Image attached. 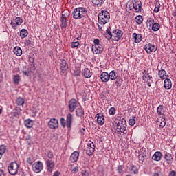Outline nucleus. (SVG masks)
I'll return each instance as SVG.
<instances>
[{
    "label": "nucleus",
    "mask_w": 176,
    "mask_h": 176,
    "mask_svg": "<svg viewBox=\"0 0 176 176\" xmlns=\"http://www.w3.org/2000/svg\"><path fill=\"white\" fill-rule=\"evenodd\" d=\"M127 124L126 120L124 118H121L118 120V122H116L115 130L117 131L118 134H126Z\"/></svg>",
    "instance_id": "obj_1"
},
{
    "label": "nucleus",
    "mask_w": 176,
    "mask_h": 176,
    "mask_svg": "<svg viewBox=\"0 0 176 176\" xmlns=\"http://www.w3.org/2000/svg\"><path fill=\"white\" fill-rule=\"evenodd\" d=\"M164 87L166 90H170L172 87V82L170 78H166L165 80H164Z\"/></svg>",
    "instance_id": "obj_21"
},
{
    "label": "nucleus",
    "mask_w": 176,
    "mask_h": 176,
    "mask_svg": "<svg viewBox=\"0 0 176 176\" xmlns=\"http://www.w3.org/2000/svg\"><path fill=\"white\" fill-rule=\"evenodd\" d=\"M163 158L166 160L167 164H171L173 162V156L167 151H164Z\"/></svg>",
    "instance_id": "obj_11"
},
{
    "label": "nucleus",
    "mask_w": 176,
    "mask_h": 176,
    "mask_svg": "<svg viewBox=\"0 0 176 176\" xmlns=\"http://www.w3.org/2000/svg\"><path fill=\"white\" fill-rule=\"evenodd\" d=\"M126 9H129V10H133V1H129L127 5H126Z\"/></svg>",
    "instance_id": "obj_41"
},
{
    "label": "nucleus",
    "mask_w": 176,
    "mask_h": 176,
    "mask_svg": "<svg viewBox=\"0 0 176 176\" xmlns=\"http://www.w3.org/2000/svg\"><path fill=\"white\" fill-rule=\"evenodd\" d=\"M74 74L75 76H80V67L75 68Z\"/></svg>",
    "instance_id": "obj_46"
},
{
    "label": "nucleus",
    "mask_w": 176,
    "mask_h": 176,
    "mask_svg": "<svg viewBox=\"0 0 176 176\" xmlns=\"http://www.w3.org/2000/svg\"><path fill=\"white\" fill-rule=\"evenodd\" d=\"M13 53L17 56H21L22 54V50L20 47L16 46L15 47H14Z\"/></svg>",
    "instance_id": "obj_27"
},
{
    "label": "nucleus",
    "mask_w": 176,
    "mask_h": 176,
    "mask_svg": "<svg viewBox=\"0 0 176 176\" xmlns=\"http://www.w3.org/2000/svg\"><path fill=\"white\" fill-rule=\"evenodd\" d=\"M79 45H80L79 41L72 42L71 43L72 48L78 47Z\"/></svg>",
    "instance_id": "obj_44"
},
{
    "label": "nucleus",
    "mask_w": 176,
    "mask_h": 176,
    "mask_svg": "<svg viewBox=\"0 0 176 176\" xmlns=\"http://www.w3.org/2000/svg\"><path fill=\"white\" fill-rule=\"evenodd\" d=\"M143 16L141 15L137 16L135 18V21L138 25H141L143 23Z\"/></svg>",
    "instance_id": "obj_35"
},
{
    "label": "nucleus",
    "mask_w": 176,
    "mask_h": 176,
    "mask_svg": "<svg viewBox=\"0 0 176 176\" xmlns=\"http://www.w3.org/2000/svg\"><path fill=\"white\" fill-rule=\"evenodd\" d=\"M78 170H79L78 166H75L74 168H72V173H76L78 172Z\"/></svg>",
    "instance_id": "obj_56"
},
{
    "label": "nucleus",
    "mask_w": 176,
    "mask_h": 176,
    "mask_svg": "<svg viewBox=\"0 0 176 176\" xmlns=\"http://www.w3.org/2000/svg\"><path fill=\"white\" fill-rule=\"evenodd\" d=\"M94 148H86V154L89 157L94 154Z\"/></svg>",
    "instance_id": "obj_40"
},
{
    "label": "nucleus",
    "mask_w": 176,
    "mask_h": 176,
    "mask_svg": "<svg viewBox=\"0 0 176 176\" xmlns=\"http://www.w3.org/2000/svg\"><path fill=\"white\" fill-rule=\"evenodd\" d=\"M16 104L17 106L23 107L25 104V99L21 97H18L16 100Z\"/></svg>",
    "instance_id": "obj_29"
},
{
    "label": "nucleus",
    "mask_w": 176,
    "mask_h": 176,
    "mask_svg": "<svg viewBox=\"0 0 176 176\" xmlns=\"http://www.w3.org/2000/svg\"><path fill=\"white\" fill-rule=\"evenodd\" d=\"M96 118H97L98 124L102 126L105 122L104 116L102 113L96 114Z\"/></svg>",
    "instance_id": "obj_14"
},
{
    "label": "nucleus",
    "mask_w": 176,
    "mask_h": 176,
    "mask_svg": "<svg viewBox=\"0 0 176 176\" xmlns=\"http://www.w3.org/2000/svg\"><path fill=\"white\" fill-rule=\"evenodd\" d=\"M45 165H47L48 172L52 173L53 169L54 168V161L47 160V161H45Z\"/></svg>",
    "instance_id": "obj_18"
},
{
    "label": "nucleus",
    "mask_w": 176,
    "mask_h": 176,
    "mask_svg": "<svg viewBox=\"0 0 176 176\" xmlns=\"http://www.w3.org/2000/svg\"><path fill=\"white\" fill-rule=\"evenodd\" d=\"M101 80L104 82H107L110 80L109 75L107 72H103L100 76Z\"/></svg>",
    "instance_id": "obj_24"
},
{
    "label": "nucleus",
    "mask_w": 176,
    "mask_h": 176,
    "mask_svg": "<svg viewBox=\"0 0 176 176\" xmlns=\"http://www.w3.org/2000/svg\"><path fill=\"white\" fill-rule=\"evenodd\" d=\"M20 81H21V78L19 75H15L13 76L14 84L19 85Z\"/></svg>",
    "instance_id": "obj_38"
},
{
    "label": "nucleus",
    "mask_w": 176,
    "mask_h": 176,
    "mask_svg": "<svg viewBox=\"0 0 176 176\" xmlns=\"http://www.w3.org/2000/svg\"><path fill=\"white\" fill-rule=\"evenodd\" d=\"M69 69L67 60L65 59L61 60L60 63V69L61 73L65 74Z\"/></svg>",
    "instance_id": "obj_12"
},
{
    "label": "nucleus",
    "mask_w": 176,
    "mask_h": 176,
    "mask_svg": "<svg viewBox=\"0 0 176 176\" xmlns=\"http://www.w3.org/2000/svg\"><path fill=\"white\" fill-rule=\"evenodd\" d=\"M166 72L164 69H161L159 72H158V76H160V78L162 80H165L166 78L168 77V76L166 75Z\"/></svg>",
    "instance_id": "obj_32"
},
{
    "label": "nucleus",
    "mask_w": 176,
    "mask_h": 176,
    "mask_svg": "<svg viewBox=\"0 0 176 176\" xmlns=\"http://www.w3.org/2000/svg\"><path fill=\"white\" fill-rule=\"evenodd\" d=\"M94 43H95V45H102L100 44V40L98 38L94 40Z\"/></svg>",
    "instance_id": "obj_60"
},
{
    "label": "nucleus",
    "mask_w": 176,
    "mask_h": 176,
    "mask_svg": "<svg viewBox=\"0 0 176 176\" xmlns=\"http://www.w3.org/2000/svg\"><path fill=\"white\" fill-rule=\"evenodd\" d=\"M10 24L12 25V28L13 30H16L17 29V26H19V25H17L14 22H11Z\"/></svg>",
    "instance_id": "obj_55"
},
{
    "label": "nucleus",
    "mask_w": 176,
    "mask_h": 176,
    "mask_svg": "<svg viewBox=\"0 0 176 176\" xmlns=\"http://www.w3.org/2000/svg\"><path fill=\"white\" fill-rule=\"evenodd\" d=\"M123 36V32L122 30H113V35L112 37H113V40L116 41H120Z\"/></svg>",
    "instance_id": "obj_8"
},
{
    "label": "nucleus",
    "mask_w": 176,
    "mask_h": 176,
    "mask_svg": "<svg viewBox=\"0 0 176 176\" xmlns=\"http://www.w3.org/2000/svg\"><path fill=\"white\" fill-rule=\"evenodd\" d=\"M82 76L86 78H89L92 76L91 72L89 68H85L82 71Z\"/></svg>",
    "instance_id": "obj_25"
},
{
    "label": "nucleus",
    "mask_w": 176,
    "mask_h": 176,
    "mask_svg": "<svg viewBox=\"0 0 176 176\" xmlns=\"http://www.w3.org/2000/svg\"><path fill=\"white\" fill-rule=\"evenodd\" d=\"M142 74H143V80L144 82H148L153 78V77L150 76V73L146 69H144V72H142Z\"/></svg>",
    "instance_id": "obj_19"
},
{
    "label": "nucleus",
    "mask_w": 176,
    "mask_h": 176,
    "mask_svg": "<svg viewBox=\"0 0 176 176\" xmlns=\"http://www.w3.org/2000/svg\"><path fill=\"white\" fill-rule=\"evenodd\" d=\"M33 162H34V159H33V157H28V159H27V163H28V164L32 165Z\"/></svg>",
    "instance_id": "obj_52"
},
{
    "label": "nucleus",
    "mask_w": 176,
    "mask_h": 176,
    "mask_svg": "<svg viewBox=\"0 0 176 176\" xmlns=\"http://www.w3.org/2000/svg\"><path fill=\"white\" fill-rule=\"evenodd\" d=\"M157 124L161 128H164L166 126V120L165 118H162L161 120L157 121Z\"/></svg>",
    "instance_id": "obj_30"
},
{
    "label": "nucleus",
    "mask_w": 176,
    "mask_h": 176,
    "mask_svg": "<svg viewBox=\"0 0 176 176\" xmlns=\"http://www.w3.org/2000/svg\"><path fill=\"white\" fill-rule=\"evenodd\" d=\"M19 166L16 162H12L8 166V171L11 175H16L19 173Z\"/></svg>",
    "instance_id": "obj_5"
},
{
    "label": "nucleus",
    "mask_w": 176,
    "mask_h": 176,
    "mask_svg": "<svg viewBox=\"0 0 176 176\" xmlns=\"http://www.w3.org/2000/svg\"><path fill=\"white\" fill-rule=\"evenodd\" d=\"M168 176H176V171L171 170L170 173L168 174Z\"/></svg>",
    "instance_id": "obj_61"
},
{
    "label": "nucleus",
    "mask_w": 176,
    "mask_h": 176,
    "mask_svg": "<svg viewBox=\"0 0 176 176\" xmlns=\"http://www.w3.org/2000/svg\"><path fill=\"white\" fill-rule=\"evenodd\" d=\"M47 156L49 159H53L54 158V154L53 152L51 151H47Z\"/></svg>",
    "instance_id": "obj_50"
},
{
    "label": "nucleus",
    "mask_w": 176,
    "mask_h": 176,
    "mask_svg": "<svg viewBox=\"0 0 176 176\" xmlns=\"http://www.w3.org/2000/svg\"><path fill=\"white\" fill-rule=\"evenodd\" d=\"M92 3L95 6H99V7L102 6V4L100 3V1H92Z\"/></svg>",
    "instance_id": "obj_54"
},
{
    "label": "nucleus",
    "mask_w": 176,
    "mask_h": 176,
    "mask_svg": "<svg viewBox=\"0 0 176 176\" xmlns=\"http://www.w3.org/2000/svg\"><path fill=\"white\" fill-rule=\"evenodd\" d=\"M103 50L102 45H92V52L94 54H100Z\"/></svg>",
    "instance_id": "obj_16"
},
{
    "label": "nucleus",
    "mask_w": 176,
    "mask_h": 176,
    "mask_svg": "<svg viewBox=\"0 0 176 176\" xmlns=\"http://www.w3.org/2000/svg\"><path fill=\"white\" fill-rule=\"evenodd\" d=\"M135 123H136V121H135V120H134V119H131V120H129V124L131 126H134V125L135 124Z\"/></svg>",
    "instance_id": "obj_53"
},
{
    "label": "nucleus",
    "mask_w": 176,
    "mask_h": 176,
    "mask_svg": "<svg viewBox=\"0 0 176 176\" xmlns=\"http://www.w3.org/2000/svg\"><path fill=\"white\" fill-rule=\"evenodd\" d=\"M111 27L109 26L106 30V32H107V34H106V38L108 39V40H110L111 38H112L113 37V32L111 33Z\"/></svg>",
    "instance_id": "obj_33"
},
{
    "label": "nucleus",
    "mask_w": 176,
    "mask_h": 176,
    "mask_svg": "<svg viewBox=\"0 0 176 176\" xmlns=\"http://www.w3.org/2000/svg\"><path fill=\"white\" fill-rule=\"evenodd\" d=\"M60 121L62 127L65 128L67 126L70 129L72 125L73 116L71 113H67L66 116V120L63 118H61Z\"/></svg>",
    "instance_id": "obj_4"
},
{
    "label": "nucleus",
    "mask_w": 176,
    "mask_h": 176,
    "mask_svg": "<svg viewBox=\"0 0 176 176\" xmlns=\"http://www.w3.org/2000/svg\"><path fill=\"white\" fill-rule=\"evenodd\" d=\"M85 114L84 113V110L82 107H80V108H77L76 110V116L77 117H82Z\"/></svg>",
    "instance_id": "obj_31"
},
{
    "label": "nucleus",
    "mask_w": 176,
    "mask_h": 176,
    "mask_svg": "<svg viewBox=\"0 0 176 176\" xmlns=\"http://www.w3.org/2000/svg\"><path fill=\"white\" fill-rule=\"evenodd\" d=\"M6 151V146L4 144H2L0 146V153L4 155Z\"/></svg>",
    "instance_id": "obj_42"
},
{
    "label": "nucleus",
    "mask_w": 176,
    "mask_h": 176,
    "mask_svg": "<svg viewBox=\"0 0 176 176\" xmlns=\"http://www.w3.org/2000/svg\"><path fill=\"white\" fill-rule=\"evenodd\" d=\"M154 176H163V175H162L161 173L157 172V173H155Z\"/></svg>",
    "instance_id": "obj_64"
},
{
    "label": "nucleus",
    "mask_w": 176,
    "mask_h": 176,
    "mask_svg": "<svg viewBox=\"0 0 176 176\" xmlns=\"http://www.w3.org/2000/svg\"><path fill=\"white\" fill-rule=\"evenodd\" d=\"M21 114V112L20 111L11 112V115H12L13 117H15V118L19 117V116H20Z\"/></svg>",
    "instance_id": "obj_49"
},
{
    "label": "nucleus",
    "mask_w": 176,
    "mask_h": 176,
    "mask_svg": "<svg viewBox=\"0 0 176 176\" xmlns=\"http://www.w3.org/2000/svg\"><path fill=\"white\" fill-rule=\"evenodd\" d=\"M81 174H82V176H89V173L87 170H82Z\"/></svg>",
    "instance_id": "obj_57"
},
{
    "label": "nucleus",
    "mask_w": 176,
    "mask_h": 176,
    "mask_svg": "<svg viewBox=\"0 0 176 176\" xmlns=\"http://www.w3.org/2000/svg\"><path fill=\"white\" fill-rule=\"evenodd\" d=\"M116 110L115 107H111V108L109 109V114L110 116H113V115L116 114Z\"/></svg>",
    "instance_id": "obj_47"
},
{
    "label": "nucleus",
    "mask_w": 176,
    "mask_h": 176,
    "mask_svg": "<svg viewBox=\"0 0 176 176\" xmlns=\"http://www.w3.org/2000/svg\"><path fill=\"white\" fill-rule=\"evenodd\" d=\"M28 34V32L27 30L25 29H22L20 32H19V36H21V37L22 38H25V37H27Z\"/></svg>",
    "instance_id": "obj_34"
},
{
    "label": "nucleus",
    "mask_w": 176,
    "mask_h": 176,
    "mask_svg": "<svg viewBox=\"0 0 176 176\" xmlns=\"http://www.w3.org/2000/svg\"><path fill=\"white\" fill-rule=\"evenodd\" d=\"M133 38L135 39V43H140L142 41V36L140 34L133 33Z\"/></svg>",
    "instance_id": "obj_23"
},
{
    "label": "nucleus",
    "mask_w": 176,
    "mask_h": 176,
    "mask_svg": "<svg viewBox=\"0 0 176 176\" xmlns=\"http://www.w3.org/2000/svg\"><path fill=\"white\" fill-rule=\"evenodd\" d=\"M163 154L160 151H156L154 155L152 156V160L156 162H160L161 160Z\"/></svg>",
    "instance_id": "obj_22"
},
{
    "label": "nucleus",
    "mask_w": 176,
    "mask_h": 176,
    "mask_svg": "<svg viewBox=\"0 0 176 176\" xmlns=\"http://www.w3.org/2000/svg\"><path fill=\"white\" fill-rule=\"evenodd\" d=\"M48 127L50 129H56L58 128V121L55 118L50 119L48 122Z\"/></svg>",
    "instance_id": "obj_10"
},
{
    "label": "nucleus",
    "mask_w": 176,
    "mask_h": 176,
    "mask_svg": "<svg viewBox=\"0 0 176 176\" xmlns=\"http://www.w3.org/2000/svg\"><path fill=\"white\" fill-rule=\"evenodd\" d=\"M60 175V172L58 170H56L54 173L53 176H59Z\"/></svg>",
    "instance_id": "obj_62"
},
{
    "label": "nucleus",
    "mask_w": 176,
    "mask_h": 176,
    "mask_svg": "<svg viewBox=\"0 0 176 176\" xmlns=\"http://www.w3.org/2000/svg\"><path fill=\"white\" fill-rule=\"evenodd\" d=\"M133 9L136 13L142 12V4L141 1H133Z\"/></svg>",
    "instance_id": "obj_9"
},
{
    "label": "nucleus",
    "mask_w": 176,
    "mask_h": 176,
    "mask_svg": "<svg viewBox=\"0 0 176 176\" xmlns=\"http://www.w3.org/2000/svg\"><path fill=\"white\" fill-rule=\"evenodd\" d=\"M138 159L140 161L144 162V156L143 154H140L138 156Z\"/></svg>",
    "instance_id": "obj_59"
},
{
    "label": "nucleus",
    "mask_w": 176,
    "mask_h": 176,
    "mask_svg": "<svg viewBox=\"0 0 176 176\" xmlns=\"http://www.w3.org/2000/svg\"><path fill=\"white\" fill-rule=\"evenodd\" d=\"M160 29V25L157 23H155L151 25V30L154 32H157Z\"/></svg>",
    "instance_id": "obj_37"
},
{
    "label": "nucleus",
    "mask_w": 176,
    "mask_h": 176,
    "mask_svg": "<svg viewBox=\"0 0 176 176\" xmlns=\"http://www.w3.org/2000/svg\"><path fill=\"white\" fill-rule=\"evenodd\" d=\"M144 50L146 53H155L156 50H157V47H155V45L148 44L144 45Z\"/></svg>",
    "instance_id": "obj_13"
},
{
    "label": "nucleus",
    "mask_w": 176,
    "mask_h": 176,
    "mask_svg": "<svg viewBox=\"0 0 176 176\" xmlns=\"http://www.w3.org/2000/svg\"><path fill=\"white\" fill-rule=\"evenodd\" d=\"M0 176H6L4 171L1 169H0Z\"/></svg>",
    "instance_id": "obj_63"
},
{
    "label": "nucleus",
    "mask_w": 176,
    "mask_h": 176,
    "mask_svg": "<svg viewBox=\"0 0 176 176\" xmlns=\"http://www.w3.org/2000/svg\"><path fill=\"white\" fill-rule=\"evenodd\" d=\"M23 23V19L19 17V16H17L16 19H15V23H16V25H21Z\"/></svg>",
    "instance_id": "obj_43"
},
{
    "label": "nucleus",
    "mask_w": 176,
    "mask_h": 176,
    "mask_svg": "<svg viewBox=\"0 0 176 176\" xmlns=\"http://www.w3.org/2000/svg\"><path fill=\"white\" fill-rule=\"evenodd\" d=\"M118 74L116 73V72L115 70L111 71L109 74V79L111 80H116L118 78Z\"/></svg>",
    "instance_id": "obj_28"
},
{
    "label": "nucleus",
    "mask_w": 176,
    "mask_h": 176,
    "mask_svg": "<svg viewBox=\"0 0 176 176\" xmlns=\"http://www.w3.org/2000/svg\"><path fill=\"white\" fill-rule=\"evenodd\" d=\"M78 107V102L75 98H72L68 103L67 107L71 113L74 112L75 109Z\"/></svg>",
    "instance_id": "obj_6"
},
{
    "label": "nucleus",
    "mask_w": 176,
    "mask_h": 176,
    "mask_svg": "<svg viewBox=\"0 0 176 176\" xmlns=\"http://www.w3.org/2000/svg\"><path fill=\"white\" fill-rule=\"evenodd\" d=\"M34 124L33 120L28 119L24 120V126L28 129H31Z\"/></svg>",
    "instance_id": "obj_26"
},
{
    "label": "nucleus",
    "mask_w": 176,
    "mask_h": 176,
    "mask_svg": "<svg viewBox=\"0 0 176 176\" xmlns=\"http://www.w3.org/2000/svg\"><path fill=\"white\" fill-rule=\"evenodd\" d=\"M43 168V164L41 161L35 162L32 165V170L36 173H41Z\"/></svg>",
    "instance_id": "obj_7"
},
{
    "label": "nucleus",
    "mask_w": 176,
    "mask_h": 176,
    "mask_svg": "<svg viewBox=\"0 0 176 176\" xmlns=\"http://www.w3.org/2000/svg\"><path fill=\"white\" fill-rule=\"evenodd\" d=\"M110 20V13L106 10H102L101 12L98 13V21L99 24L105 25Z\"/></svg>",
    "instance_id": "obj_3"
},
{
    "label": "nucleus",
    "mask_w": 176,
    "mask_h": 176,
    "mask_svg": "<svg viewBox=\"0 0 176 176\" xmlns=\"http://www.w3.org/2000/svg\"><path fill=\"white\" fill-rule=\"evenodd\" d=\"M32 41H33L32 38L30 39V40H26V41H25V43H24L25 45H26V46H30V45H32Z\"/></svg>",
    "instance_id": "obj_51"
},
{
    "label": "nucleus",
    "mask_w": 176,
    "mask_h": 176,
    "mask_svg": "<svg viewBox=\"0 0 176 176\" xmlns=\"http://www.w3.org/2000/svg\"><path fill=\"white\" fill-rule=\"evenodd\" d=\"M87 148H93V150H95L96 146H95L94 143L93 142H90L89 143H87Z\"/></svg>",
    "instance_id": "obj_45"
},
{
    "label": "nucleus",
    "mask_w": 176,
    "mask_h": 176,
    "mask_svg": "<svg viewBox=\"0 0 176 176\" xmlns=\"http://www.w3.org/2000/svg\"><path fill=\"white\" fill-rule=\"evenodd\" d=\"M163 110H164V106L163 105L158 106L157 109V115L158 116H164Z\"/></svg>",
    "instance_id": "obj_36"
},
{
    "label": "nucleus",
    "mask_w": 176,
    "mask_h": 176,
    "mask_svg": "<svg viewBox=\"0 0 176 176\" xmlns=\"http://www.w3.org/2000/svg\"><path fill=\"white\" fill-rule=\"evenodd\" d=\"M87 15V10L85 8H75L72 13V16L75 20L83 19Z\"/></svg>",
    "instance_id": "obj_2"
},
{
    "label": "nucleus",
    "mask_w": 176,
    "mask_h": 176,
    "mask_svg": "<svg viewBox=\"0 0 176 176\" xmlns=\"http://www.w3.org/2000/svg\"><path fill=\"white\" fill-rule=\"evenodd\" d=\"M147 23L149 24V27H152L153 24H155V21L152 18L147 19Z\"/></svg>",
    "instance_id": "obj_48"
},
{
    "label": "nucleus",
    "mask_w": 176,
    "mask_h": 176,
    "mask_svg": "<svg viewBox=\"0 0 176 176\" xmlns=\"http://www.w3.org/2000/svg\"><path fill=\"white\" fill-rule=\"evenodd\" d=\"M79 158V152L78 151H74L72 153V154L70 156L69 161L72 163H75L78 162Z\"/></svg>",
    "instance_id": "obj_17"
},
{
    "label": "nucleus",
    "mask_w": 176,
    "mask_h": 176,
    "mask_svg": "<svg viewBox=\"0 0 176 176\" xmlns=\"http://www.w3.org/2000/svg\"><path fill=\"white\" fill-rule=\"evenodd\" d=\"M123 168L124 166L122 165H119L118 167V173H121L122 172Z\"/></svg>",
    "instance_id": "obj_58"
},
{
    "label": "nucleus",
    "mask_w": 176,
    "mask_h": 176,
    "mask_svg": "<svg viewBox=\"0 0 176 176\" xmlns=\"http://www.w3.org/2000/svg\"><path fill=\"white\" fill-rule=\"evenodd\" d=\"M60 28H66L67 26V16L65 14H62L60 16Z\"/></svg>",
    "instance_id": "obj_20"
},
{
    "label": "nucleus",
    "mask_w": 176,
    "mask_h": 176,
    "mask_svg": "<svg viewBox=\"0 0 176 176\" xmlns=\"http://www.w3.org/2000/svg\"><path fill=\"white\" fill-rule=\"evenodd\" d=\"M130 171L133 174H137L138 173V167L135 165H131L130 166Z\"/></svg>",
    "instance_id": "obj_39"
},
{
    "label": "nucleus",
    "mask_w": 176,
    "mask_h": 176,
    "mask_svg": "<svg viewBox=\"0 0 176 176\" xmlns=\"http://www.w3.org/2000/svg\"><path fill=\"white\" fill-rule=\"evenodd\" d=\"M36 70V67H35V64L33 63H30V67L28 69V70H23V74L25 76H30L32 74V73L34 72V71Z\"/></svg>",
    "instance_id": "obj_15"
}]
</instances>
